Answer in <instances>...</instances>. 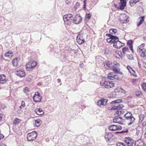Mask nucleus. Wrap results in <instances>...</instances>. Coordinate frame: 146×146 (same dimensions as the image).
<instances>
[{"instance_id":"f257e3e1","label":"nucleus","mask_w":146,"mask_h":146,"mask_svg":"<svg viewBox=\"0 0 146 146\" xmlns=\"http://www.w3.org/2000/svg\"><path fill=\"white\" fill-rule=\"evenodd\" d=\"M106 35L109 37L106 39L107 42L111 44H113V46L117 48H120L124 45L121 44V42L119 40L118 37L115 36H111L110 34H106Z\"/></svg>"},{"instance_id":"f03ea898","label":"nucleus","mask_w":146,"mask_h":146,"mask_svg":"<svg viewBox=\"0 0 146 146\" xmlns=\"http://www.w3.org/2000/svg\"><path fill=\"white\" fill-rule=\"evenodd\" d=\"M115 72H110L108 74V79L111 80H119L122 79V75Z\"/></svg>"},{"instance_id":"7ed1b4c3","label":"nucleus","mask_w":146,"mask_h":146,"mask_svg":"<svg viewBox=\"0 0 146 146\" xmlns=\"http://www.w3.org/2000/svg\"><path fill=\"white\" fill-rule=\"evenodd\" d=\"M144 43L142 44L139 46L137 48V52L140 56L142 57L146 56V48Z\"/></svg>"},{"instance_id":"20e7f679","label":"nucleus","mask_w":146,"mask_h":146,"mask_svg":"<svg viewBox=\"0 0 146 146\" xmlns=\"http://www.w3.org/2000/svg\"><path fill=\"white\" fill-rule=\"evenodd\" d=\"M73 15L71 14L64 15L63 16V19L65 24L66 25H71L72 21Z\"/></svg>"},{"instance_id":"39448f33","label":"nucleus","mask_w":146,"mask_h":146,"mask_svg":"<svg viewBox=\"0 0 146 146\" xmlns=\"http://www.w3.org/2000/svg\"><path fill=\"white\" fill-rule=\"evenodd\" d=\"M101 85L106 88H112L115 86L114 83L112 81L109 80L102 81L100 83Z\"/></svg>"},{"instance_id":"423d86ee","label":"nucleus","mask_w":146,"mask_h":146,"mask_svg":"<svg viewBox=\"0 0 146 146\" xmlns=\"http://www.w3.org/2000/svg\"><path fill=\"white\" fill-rule=\"evenodd\" d=\"M36 62L35 61H29L25 65L26 70L27 71H31L36 67Z\"/></svg>"},{"instance_id":"0eeeda50","label":"nucleus","mask_w":146,"mask_h":146,"mask_svg":"<svg viewBox=\"0 0 146 146\" xmlns=\"http://www.w3.org/2000/svg\"><path fill=\"white\" fill-rule=\"evenodd\" d=\"M37 133L35 131L28 133L27 135V139L28 141H33L35 139L37 136Z\"/></svg>"},{"instance_id":"6e6552de","label":"nucleus","mask_w":146,"mask_h":146,"mask_svg":"<svg viewBox=\"0 0 146 146\" xmlns=\"http://www.w3.org/2000/svg\"><path fill=\"white\" fill-rule=\"evenodd\" d=\"M42 97L41 94L38 92H36L33 97V99L34 102H40L42 100Z\"/></svg>"},{"instance_id":"1a4fd4ad","label":"nucleus","mask_w":146,"mask_h":146,"mask_svg":"<svg viewBox=\"0 0 146 146\" xmlns=\"http://www.w3.org/2000/svg\"><path fill=\"white\" fill-rule=\"evenodd\" d=\"M119 21L121 23H127L129 21L128 16L125 14H121L119 16Z\"/></svg>"},{"instance_id":"9d476101","label":"nucleus","mask_w":146,"mask_h":146,"mask_svg":"<svg viewBox=\"0 0 146 146\" xmlns=\"http://www.w3.org/2000/svg\"><path fill=\"white\" fill-rule=\"evenodd\" d=\"M112 66L113 70L116 73H118L120 71V65L119 63L114 62Z\"/></svg>"},{"instance_id":"9b49d317","label":"nucleus","mask_w":146,"mask_h":146,"mask_svg":"<svg viewBox=\"0 0 146 146\" xmlns=\"http://www.w3.org/2000/svg\"><path fill=\"white\" fill-rule=\"evenodd\" d=\"M15 72L17 76L21 78L24 77L26 76L25 72L23 69L15 70Z\"/></svg>"},{"instance_id":"f8f14e48","label":"nucleus","mask_w":146,"mask_h":146,"mask_svg":"<svg viewBox=\"0 0 146 146\" xmlns=\"http://www.w3.org/2000/svg\"><path fill=\"white\" fill-rule=\"evenodd\" d=\"M82 20V17L79 14H77L74 17L72 21L74 23L78 24L80 23Z\"/></svg>"},{"instance_id":"ddd939ff","label":"nucleus","mask_w":146,"mask_h":146,"mask_svg":"<svg viewBox=\"0 0 146 146\" xmlns=\"http://www.w3.org/2000/svg\"><path fill=\"white\" fill-rule=\"evenodd\" d=\"M122 129L121 126L119 125H112L109 127V129L111 131L119 130Z\"/></svg>"},{"instance_id":"4468645a","label":"nucleus","mask_w":146,"mask_h":146,"mask_svg":"<svg viewBox=\"0 0 146 146\" xmlns=\"http://www.w3.org/2000/svg\"><path fill=\"white\" fill-rule=\"evenodd\" d=\"M76 41L78 44H81L84 42L85 40L82 35L78 34L77 36Z\"/></svg>"},{"instance_id":"2eb2a0df","label":"nucleus","mask_w":146,"mask_h":146,"mask_svg":"<svg viewBox=\"0 0 146 146\" xmlns=\"http://www.w3.org/2000/svg\"><path fill=\"white\" fill-rule=\"evenodd\" d=\"M124 142L128 146H131L133 143V139L129 137L125 138Z\"/></svg>"},{"instance_id":"dca6fc26","label":"nucleus","mask_w":146,"mask_h":146,"mask_svg":"<svg viewBox=\"0 0 146 146\" xmlns=\"http://www.w3.org/2000/svg\"><path fill=\"white\" fill-rule=\"evenodd\" d=\"M7 81L6 76L4 74H0V84H4Z\"/></svg>"},{"instance_id":"f3484780","label":"nucleus","mask_w":146,"mask_h":146,"mask_svg":"<svg viewBox=\"0 0 146 146\" xmlns=\"http://www.w3.org/2000/svg\"><path fill=\"white\" fill-rule=\"evenodd\" d=\"M126 0H120V2L119 3V9H123L126 5Z\"/></svg>"},{"instance_id":"a211bd4d","label":"nucleus","mask_w":146,"mask_h":146,"mask_svg":"<svg viewBox=\"0 0 146 146\" xmlns=\"http://www.w3.org/2000/svg\"><path fill=\"white\" fill-rule=\"evenodd\" d=\"M133 43L134 41L132 40H128L127 43L128 46L133 53L134 52V51L133 49Z\"/></svg>"},{"instance_id":"6ab92c4d","label":"nucleus","mask_w":146,"mask_h":146,"mask_svg":"<svg viewBox=\"0 0 146 146\" xmlns=\"http://www.w3.org/2000/svg\"><path fill=\"white\" fill-rule=\"evenodd\" d=\"M114 55L115 57L119 59H122L123 58L122 53L119 50L116 51L114 53Z\"/></svg>"},{"instance_id":"aec40b11","label":"nucleus","mask_w":146,"mask_h":146,"mask_svg":"<svg viewBox=\"0 0 146 146\" xmlns=\"http://www.w3.org/2000/svg\"><path fill=\"white\" fill-rule=\"evenodd\" d=\"M107 102V101L106 100L102 99L98 101L97 104L100 106H104L106 105Z\"/></svg>"},{"instance_id":"412c9836","label":"nucleus","mask_w":146,"mask_h":146,"mask_svg":"<svg viewBox=\"0 0 146 146\" xmlns=\"http://www.w3.org/2000/svg\"><path fill=\"white\" fill-rule=\"evenodd\" d=\"M35 112L39 115H43L44 112L43 110H42L41 109L37 108L35 110Z\"/></svg>"},{"instance_id":"4be33fe9","label":"nucleus","mask_w":146,"mask_h":146,"mask_svg":"<svg viewBox=\"0 0 146 146\" xmlns=\"http://www.w3.org/2000/svg\"><path fill=\"white\" fill-rule=\"evenodd\" d=\"M33 125L35 127H38L39 126L41 123V121L40 119L35 120L33 121Z\"/></svg>"},{"instance_id":"5701e85b","label":"nucleus","mask_w":146,"mask_h":146,"mask_svg":"<svg viewBox=\"0 0 146 146\" xmlns=\"http://www.w3.org/2000/svg\"><path fill=\"white\" fill-rule=\"evenodd\" d=\"M125 118L126 119H135L132 116L131 113L128 112L124 116Z\"/></svg>"},{"instance_id":"b1692460","label":"nucleus","mask_w":146,"mask_h":146,"mask_svg":"<svg viewBox=\"0 0 146 146\" xmlns=\"http://www.w3.org/2000/svg\"><path fill=\"white\" fill-rule=\"evenodd\" d=\"M113 136V135L111 133H106L104 136L105 139L108 141Z\"/></svg>"},{"instance_id":"393cba45","label":"nucleus","mask_w":146,"mask_h":146,"mask_svg":"<svg viewBox=\"0 0 146 146\" xmlns=\"http://www.w3.org/2000/svg\"><path fill=\"white\" fill-rule=\"evenodd\" d=\"M5 57L11 58L13 56V52L11 51H8L5 53Z\"/></svg>"},{"instance_id":"a878e982","label":"nucleus","mask_w":146,"mask_h":146,"mask_svg":"<svg viewBox=\"0 0 146 146\" xmlns=\"http://www.w3.org/2000/svg\"><path fill=\"white\" fill-rule=\"evenodd\" d=\"M139 1L140 0H130L129 2V5L131 6H133Z\"/></svg>"},{"instance_id":"bb28decb","label":"nucleus","mask_w":146,"mask_h":146,"mask_svg":"<svg viewBox=\"0 0 146 146\" xmlns=\"http://www.w3.org/2000/svg\"><path fill=\"white\" fill-rule=\"evenodd\" d=\"M144 16H142L139 18V21L137 23V26L138 27L144 21Z\"/></svg>"},{"instance_id":"cd10ccee","label":"nucleus","mask_w":146,"mask_h":146,"mask_svg":"<svg viewBox=\"0 0 146 146\" xmlns=\"http://www.w3.org/2000/svg\"><path fill=\"white\" fill-rule=\"evenodd\" d=\"M122 51L124 55L127 54L129 52L128 48L126 47L123 48Z\"/></svg>"},{"instance_id":"c85d7f7f","label":"nucleus","mask_w":146,"mask_h":146,"mask_svg":"<svg viewBox=\"0 0 146 146\" xmlns=\"http://www.w3.org/2000/svg\"><path fill=\"white\" fill-rule=\"evenodd\" d=\"M110 34H111V36H113V35H115L117 33V30L116 29H111L110 30Z\"/></svg>"},{"instance_id":"c756f323","label":"nucleus","mask_w":146,"mask_h":146,"mask_svg":"<svg viewBox=\"0 0 146 146\" xmlns=\"http://www.w3.org/2000/svg\"><path fill=\"white\" fill-rule=\"evenodd\" d=\"M18 58H15L12 61V64L14 66H17V65L18 61Z\"/></svg>"},{"instance_id":"7c9ffc66","label":"nucleus","mask_w":146,"mask_h":146,"mask_svg":"<svg viewBox=\"0 0 146 146\" xmlns=\"http://www.w3.org/2000/svg\"><path fill=\"white\" fill-rule=\"evenodd\" d=\"M21 121L20 119H14L13 121V124L15 125L18 124Z\"/></svg>"},{"instance_id":"2f4dec72","label":"nucleus","mask_w":146,"mask_h":146,"mask_svg":"<svg viewBox=\"0 0 146 146\" xmlns=\"http://www.w3.org/2000/svg\"><path fill=\"white\" fill-rule=\"evenodd\" d=\"M143 91L146 92V83L143 82L141 85Z\"/></svg>"},{"instance_id":"473e14b6","label":"nucleus","mask_w":146,"mask_h":146,"mask_svg":"<svg viewBox=\"0 0 146 146\" xmlns=\"http://www.w3.org/2000/svg\"><path fill=\"white\" fill-rule=\"evenodd\" d=\"M130 75L133 76L135 77H137V74L136 73L135 71L134 70H133L132 71L130 72Z\"/></svg>"},{"instance_id":"72a5a7b5","label":"nucleus","mask_w":146,"mask_h":146,"mask_svg":"<svg viewBox=\"0 0 146 146\" xmlns=\"http://www.w3.org/2000/svg\"><path fill=\"white\" fill-rule=\"evenodd\" d=\"M122 99H120L117 100H116L115 101H112L111 102V103L112 104H114L115 103H119L122 102Z\"/></svg>"},{"instance_id":"f704fd0d","label":"nucleus","mask_w":146,"mask_h":146,"mask_svg":"<svg viewBox=\"0 0 146 146\" xmlns=\"http://www.w3.org/2000/svg\"><path fill=\"white\" fill-rule=\"evenodd\" d=\"M137 11L138 13H141L143 11V8L139 6L137 8Z\"/></svg>"},{"instance_id":"c9c22d12","label":"nucleus","mask_w":146,"mask_h":146,"mask_svg":"<svg viewBox=\"0 0 146 146\" xmlns=\"http://www.w3.org/2000/svg\"><path fill=\"white\" fill-rule=\"evenodd\" d=\"M128 131V130L127 129H126L125 130H123L120 131H117L115 132L116 133H121L123 134L125 133H127Z\"/></svg>"},{"instance_id":"e433bc0d","label":"nucleus","mask_w":146,"mask_h":146,"mask_svg":"<svg viewBox=\"0 0 146 146\" xmlns=\"http://www.w3.org/2000/svg\"><path fill=\"white\" fill-rule=\"evenodd\" d=\"M135 95L137 96H139L142 94V93L140 91H136L135 93Z\"/></svg>"},{"instance_id":"4c0bfd02","label":"nucleus","mask_w":146,"mask_h":146,"mask_svg":"<svg viewBox=\"0 0 146 146\" xmlns=\"http://www.w3.org/2000/svg\"><path fill=\"white\" fill-rule=\"evenodd\" d=\"M117 106V110H121L122 109L124 106L122 104H119Z\"/></svg>"},{"instance_id":"58836bf2","label":"nucleus","mask_w":146,"mask_h":146,"mask_svg":"<svg viewBox=\"0 0 146 146\" xmlns=\"http://www.w3.org/2000/svg\"><path fill=\"white\" fill-rule=\"evenodd\" d=\"M23 90L24 93L27 94L29 92V89L28 87H26L24 88Z\"/></svg>"},{"instance_id":"ea45409f","label":"nucleus","mask_w":146,"mask_h":146,"mask_svg":"<svg viewBox=\"0 0 146 146\" xmlns=\"http://www.w3.org/2000/svg\"><path fill=\"white\" fill-rule=\"evenodd\" d=\"M92 16V15L90 13H86L85 16L86 19L89 20Z\"/></svg>"},{"instance_id":"a19ab883","label":"nucleus","mask_w":146,"mask_h":146,"mask_svg":"<svg viewBox=\"0 0 146 146\" xmlns=\"http://www.w3.org/2000/svg\"><path fill=\"white\" fill-rule=\"evenodd\" d=\"M25 102L24 101H22L21 102V104L20 106V108L21 109H23L25 107Z\"/></svg>"},{"instance_id":"79ce46f5","label":"nucleus","mask_w":146,"mask_h":146,"mask_svg":"<svg viewBox=\"0 0 146 146\" xmlns=\"http://www.w3.org/2000/svg\"><path fill=\"white\" fill-rule=\"evenodd\" d=\"M117 146H126L125 144L123 143L118 142L116 144Z\"/></svg>"},{"instance_id":"37998d69","label":"nucleus","mask_w":146,"mask_h":146,"mask_svg":"<svg viewBox=\"0 0 146 146\" xmlns=\"http://www.w3.org/2000/svg\"><path fill=\"white\" fill-rule=\"evenodd\" d=\"M112 64V63L111 62L108 61L106 63V65L108 67H111V66H112V65H113Z\"/></svg>"},{"instance_id":"c03bdc74","label":"nucleus","mask_w":146,"mask_h":146,"mask_svg":"<svg viewBox=\"0 0 146 146\" xmlns=\"http://www.w3.org/2000/svg\"><path fill=\"white\" fill-rule=\"evenodd\" d=\"M127 68L129 70V72L133 70L131 67L129 66H127Z\"/></svg>"},{"instance_id":"a18cd8bd","label":"nucleus","mask_w":146,"mask_h":146,"mask_svg":"<svg viewBox=\"0 0 146 146\" xmlns=\"http://www.w3.org/2000/svg\"><path fill=\"white\" fill-rule=\"evenodd\" d=\"M142 65L143 68H146V63L145 62L143 61L142 63Z\"/></svg>"},{"instance_id":"49530a36","label":"nucleus","mask_w":146,"mask_h":146,"mask_svg":"<svg viewBox=\"0 0 146 146\" xmlns=\"http://www.w3.org/2000/svg\"><path fill=\"white\" fill-rule=\"evenodd\" d=\"M111 110H117V106H113L111 107Z\"/></svg>"},{"instance_id":"de8ad7c7","label":"nucleus","mask_w":146,"mask_h":146,"mask_svg":"<svg viewBox=\"0 0 146 146\" xmlns=\"http://www.w3.org/2000/svg\"><path fill=\"white\" fill-rule=\"evenodd\" d=\"M118 119H113V122L114 123H118L119 124H121L122 123H119V122H118L117 121V120H118Z\"/></svg>"},{"instance_id":"09e8293b","label":"nucleus","mask_w":146,"mask_h":146,"mask_svg":"<svg viewBox=\"0 0 146 146\" xmlns=\"http://www.w3.org/2000/svg\"><path fill=\"white\" fill-rule=\"evenodd\" d=\"M119 111H117L115 112V113L114 114V115L117 117L119 116Z\"/></svg>"},{"instance_id":"8fccbe9b","label":"nucleus","mask_w":146,"mask_h":146,"mask_svg":"<svg viewBox=\"0 0 146 146\" xmlns=\"http://www.w3.org/2000/svg\"><path fill=\"white\" fill-rule=\"evenodd\" d=\"M115 90H117V92H119V91H121V92H122V91H124V92H125V90H123L122 88H120V89H119V90H118V89H115Z\"/></svg>"},{"instance_id":"3c124183","label":"nucleus","mask_w":146,"mask_h":146,"mask_svg":"<svg viewBox=\"0 0 146 146\" xmlns=\"http://www.w3.org/2000/svg\"><path fill=\"white\" fill-rule=\"evenodd\" d=\"M137 79H132V82L133 84H135L137 81Z\"/></svg>"},{"instance_id":"603ef678","label":"nucleus","mask_w":146,"mask_h":146,"mask_svg":"<svg viewBox=\"0 0 146 146\" xmlns=\"http://www.w3.org/2000/svg\"><path fill=\"white\" fill-rule=\"evenodd\" d=\"M105 53L106 54H108L109 53L108 50V49L106 48L105 49Z\"/></svg>"},{"instance_id":"864d4df0","label":"nucleus","mask_w":146,"mask_h":146,"mask_svg":"<svg viewBox=\"0 0 146 146\" xmlns=\"http://www.w3.org/2000/svg\"><path fill=\"white\" fill-rule=\"evenodd\" d=\"M4 138V136L1 133H0V140Z\"/></svg>"},{"instance_id":"5fc2aeb1","label":"nucleus","mask_w":146,"mask_h":146,"mask_svg":"<svg viewBox=\"0 0 146 146\" xmlns=\"http://www.w3.org/2000/svg\"><path fill=\"white\" fill-rule=\"evenodd\" d=\"M86 0H84L83 1V3H84V5L83 6H84V8H85L86 6Z\"/></svg>"},{"instance_id":"6e6d98bb","label":"nucleus","mask_w":146,"mask_h":146,"mask_svg":"<svg viewBox=\"0 0 146 146\" xmlns=\"http://www.w3.org/2000/svg\"><path fill=\"white\" fill-rule=\"evenodd\" d=\"M146 125V122L145 121H144L142 123V126H145Z\"/></svg>"},{"instance_id":"4d7b16f0","label":"nucleus","mask_w":146,"mask_h":146,"mask_svg":"<svg viewBox=\"0 0 146 146\" xmlns=\"http://www.w3.org/2000/svg\"><path fill=\"white\" fill-rule=\"evenodd\" d=\"M135 119H134V120L132 122H131L130 123H128V125H130L133 123V122L135 120Z\"/></svg>"},{"instance_id":"13d9d810","label":"nucleus","mask_w":146,"mask_h":146,"mask_svg":"<svg viewBox=\"0 0 146 146\" xmlns=\"http://www.w3.org/2000/svg\"><path fill=\"white\" fill-rule=\"evenodd\" d=\"M3 115L1 114L0 113V119H2Z\"/></svg>"},{"instance_id":"bf43d9fd","label":"nucleus","mask_w":146,"mask_h":146,"mask_svg":"<svg viewBox=\"0 0 146 146\" xmlns=\"http://www.w3.org/2000/svg\"><path fill=\"white\" fill-rule=\"evenodd\" d=\"M144 137H145L146 139V129L145 132V133H144Z\"/></svg>"},{"instance_id":"052dcab7","label":"nucleus","mask_w":146,"mask_h":146,"mask_svg":"<svg viewBox=\"0 0 146 146\" xmlns=\"http://www.w3.org/2000/svg\"><path fill=\"white\" fill-rule=\"evenodd\" d=\"M130 57V58H131V59L132 58V55H129L128 56V57Z\"/></svg>"},{"instance_id":"680f3d73","label":"nucleus","mask_w":146,"mask_h":146,"mask_svg":"<svg viewBox=\"0 0 146 146\" xmlns=\"http://www.w3.org/2000/svg\"><path fill=\"white\" fill-rule=\"evenodd\" d=\"M115 6L116 8H119V7L116 5H115Z\"/></svg>"},{"instance_id":"e2e57ef3","label":"nucleus","mask_w":146,"mask_h":146,"mask_svg":"<svg viewBox=\"0 0 146 146\" xmlns=\"http://www.w3.org/2000/svg\"><path fill=\"white\" fill-rule=\"evenodd\" d=\"M108 110H111V107H109V108H108Z\"/></svg>"},{"instance_id":"0e129e2a","label":"nucleus","mask_w":146,"mask_h":146,"mask_svg":"<svg viewBox=\"0 0 146 146\" xmlns=\"http://www.w3.org/2000/svg\"><path fill=\"white\" fill-rule=\"evenodd\" d=\"M1 146H6V145L4 144H1Z\"/></svg>"},{"instance_id":"69168bd1","label":"nucleus","mask_w":146,"mask_h":146,"mask_svg":"<svg viewBox=\"0 0 146 146\" xmlns=\"http://www.w3.org/2000/svg\"><path fill=\"white\" fill-rule=\"evenodd\" d=\"M138 64H139V66L140 67H141V64H139V63H138Z\"/></svg>"},{"instance_id":"338daca9","label":"nucleus","mask_w":146,"mask_h":146,"mask_svg":"<svg viewBox=\"0 0 146 146\" xmlns=\"http://www.w3.org/2000/svg\"><path fill=\"white\" fill-rule=\"evenodd\" d=\"M117 119H121V117H118V118Z\"/></svg>"},{"instance_id":"774afa93","label":"nucleus","mask_w":146,"mask_h":146,"mask_svg":"<svg viewBox=\"0 0 146 146\" xmlns=\"http://www.w3.org/2000/svg\"><path fill=\"white\" fill-rule=\"evenodd\" d=\"M81 65V64H80V66Z\"/></svg>"}]
</instances>
